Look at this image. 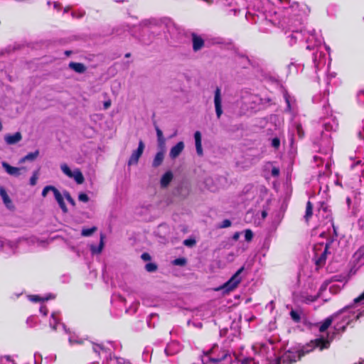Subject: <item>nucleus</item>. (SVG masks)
Wrapping results in <instances>:
<instances>
[{"mask_svg": "<svg viewBox=\"0 0 364 364\" xmlns=\"http://www.w3.org/2000/svg\"><path fill=\"white\" fill-rule=\"evenodd\" d=\"M364 304V291L357 298L354 299L353 304L344 307L337 313L326 318L320 326V331H325L333 322H335V329L337 331H343L346 327L353 321L358 319L364 312L357 307L358 304Z\"/></svg>", "mask_w": 364, "mask_h": 364, "instance_id": "obj_1", "label": "nucleus"}, {"mask_svg": "<svg viewBox=\"0 0 364 364\" xmlns=\"http://www.w3.org/2000/svg\"><path fill=\"white\" fill-rule=\"evenodd\" d=\"M323 322L324 321L318 324V330H320V326ZM329 327L330 326L323 331H319L320 335L318 338L311 341L306 345L302 346L299 350H291L286 351L281 357L282 361L287 364L291 363L299 360L301 356L311 352L315 348H318L320 350L328 348L331 342L333 341L335 334L340 332L336 331L335 328L332 333L327 331Z\"/></svg>", "mask_w": 364, "mask_h": 364, "instance_id": "obj_2", "label": "nucleus"}, {"mask_svg": "<svg viewBox=\"0 0 364 364\" xmlns=\"http://www.w3.org/2000/svg\"><path fill=\"white\" fill-rule=\"evenodd\" d=\"M273 4L277 7V11H274V16H276L277 21H280V18H292L301 16L307 14L309 9L305 4H299L296 1L291 0H274Z\"/></svg>", "mask_w": 364, "mask_h": 364, "instance_id": "obj_3", "label": "nucleus"}, {"mask_svg": "<svg viewBox=\"0 0 364 364\" xmlns=\"http://www.w3.org/2000/svg\"><path fill=\"white\" fill-rule=\"evenodd\" d=\"M202 364H237L229 350L214 344L201 355Z\"/></svg>", "mask_w": 364, "mask_h": 364, "instance_id": "obj_4", "label": "nucleus"}, {"mask_svg": "<svg viewBox=\"0 0 364 364\" xmlns=\"http://www.w3.org/2000/svg\"><path fill=\"white\" fill-rule=\"evenodd\" d=\"M246 1L249 3L247 7V18H249V16H256L257 18H259L261 16V17H264L265 20L269 21L274 25L283 26L285 23L284 21L282 23L281 21H277L276 16L274 18L272 17L274 11L268 10V8L271 6L268 0H246Z\"/></svg>", "mask_w": 364, "mask_h": 364, "instance_id": "obj_5", "label": "nucleus"}, {"mask_svg": "<svg viewBox=\"0 0 364 364\" xmlns=\"http://www.w3.org/2000/svg\"><path fill=\"white\" fill-rule=\"evenodd\" d=\"M287 38L289 39V43L294 45L297 41H302L304 38L308 43L306 48L309 50L314 49L320 46L323 43V38L315 30L308 31L303 33L302 31L292 30L291 32L287 33Z\"/></svg>", "mask_w": 364, "mask_h": 364, "instance_id": "obj_6", "label": "nucleus"}, {"mask_svg": "<svg viewBox=\"0 0 364 364\" xmlns=\"http://www.w3.org/2000/svg\"><path fill=\"white\" fill-rule=\"evenodd\" d=\"M244 267H240L231 277L230 279L224 283L218 289L223 290L224 292H230L233 291L237 287L238 284L242 281L241 273L243 272Z\"/></svg>", "mask_w": 364, "mask_h": 364, "instance_id": "obj_7", "label": "nucleus"}, {"mask_svg": "<svg viewBox=\"0 0 364 364\" xmlns=\"http://www.w3.org/2000/svg\"><path fill=\"white\" fill-rule=\"evenodd\" d=\"M328 245L319 243L314 246V259L316 264L318 266L323 265L326 259V255L328 253Z\"/></svg>", "mask_w": 364, "mask_h": 364, "instance_id": "obj_8", "label": "nucleus"}, {"mask_svg": "<svg viewBox=\"0 0 364 364\" xmlns=\"http://www.w3.org/2000/svg\"><path fill=\"white\" fill-rule=\"evenodd\" d=\"M323 130L321 132L322 137L328 139L330 137L331 132L335 131L337 128L338 123L333 117H327L322 122Z\"/></svg>", "mask_w": 364, "mask_h": 364, "instance_id": "obj_9", "label": "nucleus"}, {"mask_svg": "<svg viewBox=\"0 0 364 364\" xmlns=\"http://www.w3.org/2000/svg\"><path fill=\"white\" fill-rule=\"evenodd\" d=\"M60 168L64 174L69 178H73L77 184H82L84 182V177L82 172L78 168L71 171L65 164L60 165Z\"/></svg>", "mask_w": 364, "mask_h": 364, "instance_id": "obj_10", "label": "nucleus"}, {"mask_svg": "<svg viewBox=\"0 0 364 364\" xmlns=\"http://www.w3.org/2000/svg\"><path fill=\"white\" fill-rule=\"evenodd\" d=\"M0 246L2 252L5 256H10L16 253L17 250V243L9 240H1Z\"/></svg>", "mask_w": 364, "mask_h": 364, "instance_id": "obj_11", "label": "nucleus"}, {"mask_svg": "<svg viewBox=\"0 0 364 364\" xmlns=\"http://www.w3.org/2000/svg\"><path fill=\"white\" fill-rule=\"evenodd\" d=\"M144 149V144L142 141H139L137 149L134 150L132 152V154L128 161L129 166L134 165L138 163L140 156L143 154Z\"/></svg>", "mask_w": 364, "mask_h": 364, "instance_id": "obj_12", "label": "nucleus"}, {"mask_svg": "<svg viewBox=\"0 0 364 364\" xmlns=\"http://www.w3.org/2000/svg\"><path fill=\"white\" fill-rule=\"evenodd\" d=\"M326 55L323 52L316 50L314 53L313 62L316 69H319L326 65Z\"/></svg>", "mask_w": 364, "mask_h": 364, "instance_id": "obj_13", "label": "nucleus"}, {"mask_svg": "<svg viewBox=\"0 0 364 364\" xmlns=\"http://www.w3.org/2000/svg\"><path fill=\"white\" fill-rule=\"evenodd\" d=\"M214 104H215V112H216L217 117L220 118L221 114H223V109H222L221 91L219 87H217L215 91Z\"/></svg>", "mask_w": 364, "mask_h": 364, "instance_id": "obj_14", "label": "nucleus"}, {"mask_svg": "<svg viewBox=\"0 0 364 364\" xmlns=\"http://www.w3.org/2000/svg\"><path fill=\"white\" fill-rule=\"evenodd\" d=\"M191 37L193 51L197 52L201 50L205 46L204 38L195 33L191 34Z\"/></svg>", "mask_w": 364, "mask_h": 364, "instance_id": "obj_15", "label": "nucleus"}, {"mask_svg": "<svg viewBox=\"0 0 364 364\" xmlns=\"http://www.w3.org/2000/svg\"><path fill=\"white\" fill-rule=\"evenodd\" d=\"M92 349L96 353L105 359H107L108 357L111 355V349L101 344L93 343Z\"/></svg>", "mask_w": 364, "mask_h": 364, "instance_id": "obj_16", "label": "nucleus"}, {"mask_svg": "<svg viewBox=\"0 0 364 364\" xmlns=\"http://www.w3.org/2000/svg\"><path fill=\"white\" fill-rule=\"evenodd\" d=\"M22 139V135L19 132H17L13 134H6L4 136V140L6 144L12 145L17 144Z\"/></svg>", "mask_w": 364, "mask_h": 364, "instance_id": "obj_17", "label": "nucleus"}, {"mask_svg": "<svg viewBox=\"0 0 364 364\" xmlns=\"http://www.w3.org/2000/svg\"><path fill=\"white\" fill-rule=\"evenodd\" d=\"M184 143L183 141L178 142L171 149L169 152L170 158L172 159L177 158L184 149Z\"/></svg>", "mask_w": 364, "mask_h": 364, "instance_id": "obj_18", "label": "nucleus"}, {"mask_svg": "<svg viewBox=\"0 0 364 364\" xmlns=\"http://www.w3.org/2000/svg\"><path fill=\"white\" fill-rule=\"evenodd\" d=\"M59 318H58V314L56 312H53L51 314L50 319V326L53 330H57L58 326H62V328L65 330L66 333H68L65 325L63 323H58Z\"/></svg>", "mask_w": 364, "mask_h": 364, "instance_id": "obj_19", "label": "nucleus"}, {"mask_svg": "<svg viewBox=\"0 0 364 364\" xmlns=\"http://www.w3.org/2000/svg\"><path fill=\"white\" fill-rule=\"evenodd\" d=\"M1 165L4 167V168L5 169L6 172L11 176H18L21 173H20V171L21 169V168L11 166V165H9L8 163H6L5 161H3L1 163Z\"/></svg>", "mask_w": 364, "mask_h": 364, "instance_id": "obj_20", "label": "nucleus"}, {"mask_svg": "<svg viewBox=\"0 0 364 364\" xmlns=\"http://www.w3.org/2000/svg\"><path fill=\"white\" fill-rule=\"evenodd\" d=\"M54 196L63 212L67 213L68 208L64 202L65 197L63 194H61L60 192L58 189H56L55 190Z\"/></svg>", "mask_w": 364, "mask_h": 364, "instance_id": "obj_21", "label": "nucleus"}, {"mask_svg": "<svg viewBox=\"0 0 364 364\" xmlns=\"http://www.w3.org/2000/svg\"><path fill=\"white\" fill-rule=\"evenodd\" d=\"M181 350V346L178 342L173 341L169 343L165 349L166 355H173Z\"/></svg>", "mask_w": 364, "mask_h": 364, "instance_id": "obj_22", "label": "nucleus"}, {"mask_svg": "<svg viewBox=\"0 0 364 364\" xmlns=\"http://www.w3.org/2000/svg\"><path fill=\"white\" fill-rule=\"evenodd\" d=\"M196 152L199 156L203 155V149L201 144V134L199 131H196L194 134Z\"/></svg>", "mask_w": 364, "mask_h": 364, "instance_id": "obj_23", "label": "nucleus"}, {"mask_svg": "<svg viewBox=\"0 0 364 364\" xmlns=\"http://www.w3.org/2000/svg\"><path fill=\"white\" fill-rule=\"evenodd\" d=\"M0 196L3 200L4 203L5 204V205L9 209L13 208L14 206H13L12 202H11L9 196H8L5 188L3 187H1L0 188Z\"/></svg>", "mask_w": 364, "mask_h": 364, "instance_id": "obj_24", "label": "nucleus"}, {"mask_svg": "<svg viewBox=\"0 0 364 364\" xmlns=\"http://www.w3.org/2000/svg\"><path fill=\"white\" fill-rule=\"evenodd\" d=\"M165 151H159L156 153L152 162L154 167H158L161 164L164 158Z\"/></svg>", "mask_w": 364, "mask_h": 364, "instance_id": "obj_25", "label": "nucleus"}, {"mask_svg": "<svg viewBox=\"0 0 364 364\" xmlns=\"http://www.w3.org/2000/svg\"><path fill=\"white\" fill-rule=\"evenodd\" d=\"M69 67L77 73H82L85 71V66L80 63L71 62L69 64Z\"/></svg>", "mask_w": 364, "mask_h": 364, "instance_id": "obj_26", "label": "nucleus"}, {"mask_svg": "<svg viewBox=\"0 0 364 364\" xmlns=\"http://www.w3.org/2000/svg\"><path fill=\"white\" fill-rule=\"evenodd\" d=\"M173 179V174L171 171L166 172L161 177V185L162 187H166Z\"/></svg>", "mask_w": 364, "mask_h": 364, "instance_id": "obj_27", "label": "nucleus"}, {"mask_svg": "<svg viewBox=\"0 0 364 364\" xmlns=\"http://www.w3.org/2000/svg\"><path fill=\"white\" fill-rule=\"evenodd\" d=\"M104 238L105 236L103 234L100 235V241L98 246L92 245L91 246V251L93 254H100L104 247Z\"/></svg>", "mask_w": 364, "mask_h": 364, "instance_id": "obj_28", "label": "nucleus"}, {"mask_svg": "<svg viewBox=\"0 0 364 364\" xmlns=\"http://www.w3.org/2000/svg\"><path fill=\"white\" fill-rule=\"evenodd\" d=\"M38 154L39 151L38 150L35 151L34 152L28 153L27 155H26L20 160V163H23L26 161H33L37 158Z\"/></svg>", "mask_w": 364, "mask_h": 364, "instance_id": "obj_29", "label": "nucleus"}, {"mask_svg": "<svg viewBox=\"0 0 364 364\" xmlns=\"http://www.w3.org/2000/svg\"><path fill=\"white\" fill-rule=\"evenodd\" d=\"M28 297L31 301L38 302V301H44L48 300L50 298V295L49 296H46V297H41L38 295H29Z\"/></svg>", "mask_w": 364, "mask_h": 364, "instance_id": "obj_30", "label": "nucleus"}, {"mask_svg": "<svg viewBox=\"0 0 364 364\" xmlns=\"http://www.w3.org/2000/svg\"><path fill=\"white\" fill-rule=\"evenodd\" d=\"M68 340L70 345L81 344L82 343V340L78 338L75 334L70 333Z\"/></svg>", "mask_w": 364, "mask_h": 364, "instance_id": "obj_31", "label": "nucleus"}, {"mask_svg": "<svg viewBox=\"0 0 364 364\" xmlns=\"http://www.w3.org/2000/svg\"><path fill=\"white\" fill-rule=\"evenodd\" d=\"M312 209H313V207H312L311 202L308 201L307 204H306V213L304 215L306 221H308L309 220V218L311 217Z\"/></svg>", "mask_w": 364, "mask_h": 364, "instance_id": "obj_32", "label": "nucleus"}, {"mask_svg": "<svg viewBox=\"0 0 364 364\" xmlns=\"http://www.w3.org/2000/svg\"><path fill=\"white\" fill-rule=\"evenodd\" d=\"M96 230V227H92L90 228H84L82 230L81 235L84 237H87L91 235Z\"/></svg>", "mask_w": 364, "mask_h": 364, "instance_id": "obj_33", "label": "nucleus"}, {"mask_svg": "<svg viewBox=\"0 0 364 364\" xmlns=\"http://www.w3.org/2000/svg\"><path fill=\"white\" fill-rule=\"evenodd\" d=\"M56 189L57 188L53 186H46L42 191V196L46 197L49 191H52L54 193Z\"/></svg>", "mask_w": 364, "mask_h": 364, "instance_id": "obj_34", "label": "nucleus"}, {"mask_svg": "<svg viewBox=\"0 0 364 364\" xmlns=\"http://www.w3.org/2000/svg\"><path fill=\"white\" fill-rule=\"evenodd\" d=\"M111 362L112 364H131L129 361L122 358H115L114 359H111Z\"/></svg>", "mask_w": 364, "mask_h": 364, "instance_id": "obj_35", "label": "nucleus"}, {"mask_svg": "<svg viewBox=\"0 0 364 364\" xmlns=\"http://www.w3.org/2000/svg\"><path fill=\"white\" fill-rule=\"evenodd\" d=\"M291 318L293 321L295 322H299L300 321V314L297 311L291 310L290 312Z\"/></svg>", "mask_w": 364, "mask_h": 364, "instance_id": "obj_36", "label": "nucleus"}, {"mask_svg": "<svg viewBox=\"0 0 364 364\" xmlns=\"http://www.w3.org/2000/svg\"><path fill=\"white\" fill-rule=\"evenodd\" d=\"M38 179V171H36L33 173L32 176L30 178V184L31 186H35Z\"/></svg>", "mask_w": 364, "mask_h": 364, "instance_id": "obj_37", "label": "nucleus"}, {"mask_svg": "<svg viewBox=\"0 0 364 364\" xmlns=\"http://www.w3.org/2000/svg\"><path fill=\"white\" fill-rule=\"evenodd\" d=\"M63 196L65 198L68 200V202L70 203L73 206L75 205V200L73 199L70 194L68 191H64Z\"/></svg>", "mask_w": 364, "mask_h": 364, "instance_id": "obj_38", "label": "nucleus"}, {"mask_svg": "<svg viewBox=\"0 0 364 364\" xmlns=\"http://www.w3.org/2000/svg\"><path fill=\"white\" fill-rule=\"evenodd\" d=\"M253 233L251 230L247 229L245 230V240L250 242L252 240Z\"/></svg>", "mask_w": 364, "mask_h": 364, "instance_id": "obj_39", "label": "nucleus"}, {"mask_svg": "<svg viewBox=\"0 0 364 364\" xmlns=\"http://www.w3.org/2000/svg\"><path fill=\"white\" fill-rule=\"evenodd\" d=\"M156 268V265L154 263H148L145 266L146 270L149 272H154Z\"/></svg>", "mask_w": 364, "mask_h": 364, "instance_id": "obj_40", "label": "nucleus"}, {"mask_svg": "<svg viewBox=\"0 0 364 364\" xmlns=\"http://www.w3.org/2000/svg\"><path fill=\"white\" fill-rule=\"evenodd\" d=\"M78 200L83 203H87L89 200V197L87 196V195L86 193H80L78 195Z\"/></svg>", "mask_w": 364, "mask_h": 364, "instance_id": "obj_41", "label": "nucleus"}, {"mask_svg": "<svg viewBox=\"0 0 364 364\" xmlns=\"http://www.w3.org/2000/svg\"><path fill=\"white\" fill-rule=\"evenodd\" d=\"M159 147L160 148V151H165V143L166 139L164 138L157 139Z\"/></svg>", "mask_w": 364, "mask_h": 364, "instance_id": "obj_42", "label": "nucleus"}, {"mask_svg": "<svg viewBox=\"0 0 364 364\" xmlns=\"http://www.w3.org/2000/svg\"><path fill=\"white\" fill-rule=\"evenodd\" d=\"M284 99H285V101H286V103L287 105L288 111H291V100H290V97L287 93L284 94Z\"/></svg>", "mask_w": 364, "mask_h": 364, "instance_id": "obj_43", "label": "nucleus"}, {"mask_svg": "<svg viewBox=\"0 0 364 364\" xmlns=\"http://www.w3.org/2000/svg\"><path fill=\"white\" fill-rule=\"evenodd\" d=\"M186 261L184 258H178L173 260V264L176 265L183 266L186 264Z\"/></svg>", "mask_w": 364, "mask_h": 364, "instance_id": "obj_44", "label": "nucleus"}, {"mask_svg": "<svg viewBox=\"0 0 364 364\" xmlns=\"http://www.w3.org/2000/svg\"><path fill=\"white\" fill-rule=\"evenodd\" d=\"M272 146L275 148V149H278L280 146V140L279 139L275 137L274 139H272Z\"/></svg>", "mask_w": 364, "mask_h": 364, "instance_id": "obj_45", "label": "nucleus"}, {"mask_svg": "<svg viewBox=\"0 0 364 364\" xmlns=\"http://www.w3.org/2000/svg\"><path fill=\"white\" fill-rule=\"evenodd\" d=\"M231 225V222L226 219V220H224L221 224L219 225V228H228Z\"/></svg>", "mask_w": 364, "mask_h": 364, "instance_id": "obj_46", "label": "nucleus"}, {"mask_svg": "<svg viewBox=\"0 0 364 364\" xmlns=\"http://www.w3.org/2000/svg\"><path fill=\"white\" fill-rule=\"evenodd\" d=\"M155 129L156 132L157 139L164 138L162 131L159 129V127L158 126H156V125L155 126Z\"/></svg>", "mask_w": 364, "mask_h": 364, "instance_id": "obj_47", "label": "nucleus"}, {"mask_svg": "<svg viewBox=\"0 0 364 364\" xmlns=\"http://www.w3.org/2000/svg\"><path fill=\"white\" fill-rule=\"evenodd\" d=\"M271 172L273 176H278L279 174V169L277 167H273Z\"/></svg>", "mask_w": 364, "mask_h": 364, "instance_id": "obj_48", "label": "nucleus"}, {"mask_svg": "<svg viewBox=\"0 0 364 364\" xmlns=\"http://www.w3.org/2000/svg\"><path fill=\"white\" fill-rule=\"evenodd\" d=\"M296 129H297V133H298L299 136L300 137L303 136V135H304V132H303V130H302V128H301V125L298 124V125L296 126Z\"/></svg>", "mask_w": 364, "mask_h": 364, "instance_id": "obj_49", "label": "nucleus"}, {"mask_svg": "<svg viewBox=\"0 0 364 364\" xmlns=\"http://www.w3.org/2000/svg\"><path fill=\"white\" fill-rule=\"evenodd\" d=\"M40 312L43 315L46 316L48 314V309L45 306H41L40 308Z\"/></svg>", "mask_w": 364, "mask_h": 364, "instance_id": "obj_50", "label": "nucleus"}, {"mask_svg": "<svg viewBox=\"0 0 364 364\" xmlns=\"http://www.w3.org/2000/svg\"><path fill=\"white\" fill-rule=\"evenodd\" d=\"M195 243L194 240H185L183 244L186 246H191Z\"/></svg>", "mask_w": 364, "mask_h": 364, "instance_id": "obj_51", "label": "nucleus"}, {"mask_svg": "<svg viewBox=\"0 0 364 364\" xmlns=\"http://www.w3.org/2000/svg\"><path fill=\"white\" fill-rule=\"evenodd\" d=\"M141 258L146 261V260H149L150 259V255L148 254V253H143L141 255Z\"/></svg>", "mask_w": 364, "mask_h": 364, "instance_id": "obj_52", "label": "nucleus"}, {"mask_svg": "<svg viewBox=\"0 0 364 364\" xmlns=\"http://www.w3.org/2000/svg\"><path fill=\"white\" fill-rule=\"evenodd\" d=\"M240 236V233L239 232H236L232 235V239L234 240H237Z\"/></svg>", "mask_w": 364, "mask_h": 364, "instance_id": "obj_53", "label": "nucleus"}, {"mask_svg": "<svg viewBox=\"0 0 364 364\" xmlns=\"http://www.w3.org/2000/svg\"><path fill=\"white\" fill-rule=\"evenodd\" d=\"M53 7L54 9H57V10H59L60 9V4L57 2H53Z\"/></svg>", "mask_w": 364, "mask_h": 364, "instance_id": "obj_54", "label": "nucleus"}, {"mask_svg": "<svg viewBox=\"0 0 364 364\" xmlns=\"http://www.w3.org/2000/svg\"><path fill=\"white\" fill-rule=\"evenodd\" d=\"M267 211L263 210V211L262 212V218L263 219H264V218L267 217Z\"/></svg>", "mask_w": 364, "mask_h": 364, "instance_id": "obj_55", "label": "nucleus"}, {"mask_svg": "<svg viewBox=\"0 0 364 364\" xmlns=\"http://www.w3.org/2000/svg\"><path fill=\"white\" fill-rule=\"evenodd\" d=\"M104 106L105 108H108L110 106V102H105Z\"/></svg>", "mask_w": 364, "mask_h": 364, "instance_id": "obj_56", "label": "nucleus"}, {"mask_svg": "<svg viewBox=\"0 0 364 364\" xmlns=\"http://www.w3.org/2000/svg\"><path fill=\"white\" fill-rule=\"evenodd\" d=\"M328 150H329V151H331L332 148H331V142L328 140Z\"/></svg>", "mask_w": 364, "mask_h": 364, "instance_id": "obj_57", "label": "nucleus"}, {"mask_svg": "<svg viewBox=\"0 0 364 364\" xmlns=\"http://www.w3.org/2000/svg\"><path fill=\"white\" fill-rule=\"evenodd\" d=\"M116 2H123L124 0H114Z\"/></svg>", "mask_w": 364, "mask_h": 364, "instance_id": "obj_58", "label": "nucleus"}, {"mask_svg": "<svg viewBox=\"0 0 364 364\" xmlns=\"http://www.w3.org/2000/svg\"><path fill=\"white\" fill-rule=\"evenodd\" d=\"M294 65H294V63H290V65H289V67L291 68V67L294 66Z\"/></svg>", "mask_w": 364, "mask_h": 364, "instance_id": "obj_59", "label": "nucleus"}, {"mask_svg": "<svg viewBox=\"0 0 364 364\" xmlns=\"http://www.w3.org/2000/svg\"><path fill=\"white\" fill-rule=\"evenodd\" d=\"M2 130V124H1V122H0V132Z\"/></svg>", "mask_w": 364, "mask_h": 364, "instance_id": "obj_60", "label": "nucleus"}, {"mask_svg": "<svg viewBox=\"0 0 364 364\" xmlns=\"http://www.w3.org/2000/svg\"><path fill=\"white\" fill-rule=\"evenodd\" d=\"M318 156H314V160L316 161L318 160Z\"/></svg>", "mask_w": 364, "mask_h": 364, "instance_id": "obj_61", "label": "nucleus"}, {"mask_svg": "<svg viewBox=\"0 0 364 364\" xmlns=\"http://www.w3.org/2000/svg\"><path fill=\"white\" fill-rule=\"evenodd\" d=\"M129 55H130V54H129V53H127V54H126V55H125V56H126L127 58V57H129Z\"/></svg>", "mask_w": 364, "mask_h": 364, "instance_id": "obj_62", "label": "nucleus"}, {"mask_svg": "<svg viewBox=\"0 0 364 364\" xmlns=\"http://www.w3.org/2000/svg\"><path fill=\"white\" fill-rule=\"evenodd\" d=\"M333 286L330 287V290L332 291Z\"/></svg>", "mask_w": 364, "mask_h": 364, "instance_id": "obj_63", "label": "nucleus"}]
</instances>
